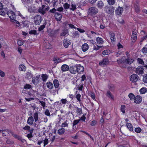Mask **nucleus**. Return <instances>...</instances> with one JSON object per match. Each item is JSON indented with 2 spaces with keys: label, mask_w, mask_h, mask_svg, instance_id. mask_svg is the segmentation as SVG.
<instances>
[{
  "label": "nucleus",
  "mask_w": 147,
  "mask_h": 147,
  "mask_svg": "<svg viewBox=\"0 0 147 147\" xmlns=\"http://www.w3.org/2000/svg\"><path fill=\"white\" fill-rule=\"evenodd\" d=\"M134 57H127L125 59H119L117 60V61L118 63L119 64H123V63H126L130 65L133 63L134 61Z\"/></svg>",
  "instance_id": "1"
},
{
  "label": "nucleus",
  "mask_w": 147,
  "mask_h": 147,
  "mask_svg": "<svg viewBox=\"0 0 147 147\" xmlns=\"http://www.w3.org/2000/svg\"><path fill=\"white\" fill-rule=\"evenodd\" d=\"M114 10V8L113 6L107 5L105 7V11L106 12L111 15L113 13Z\"/></svg>",
  "instance_id": "2"
},
{
  "label": "nucleus",
  "mask_w": 147,
  "mask_h": 147,
  "mask_svg": "<svg viewBox=\"0 0 147 147\" xmlns=\"http://www.w3.org/2000/svg\"><path fill=\"white\" fill-rule=\"evenodd\" d=\"M34 22L36 25H39L42 20V17L39 15L36 16L34 17Z\"/></svg>",
  "instance_id": "3"
},
{
  "label": "nucleus",
  "mask_w": 147,
  "mask_h": 147,
  "mask_svg": "<svg viewBox=\"0 0 147 147\" xmlns=\"http://www.w3.org/2000/svg\"><path fill=\"white\" fill-rule=\"evenodd\" d=\"M98 11L97 8L95 7H91L88 10V13L89 14L93 15L96 14Z\"/></svg>",
  "instance_id": "4"
},
{
  "label": "nucleus",
  "mask_w": 147,
  "mask_h": 147,
  "mask_svg": "<svg viewBox=\"0 0 147 147\" xmlns=\"http://www.w3.org/2000/svg\"><path fill=\"white\" fill-rule=\"evenodd\" d=\"M28 11L30 13H37L38 9L37 8L34 6L33 5H31L28 7Z\"/></svg>",
  "instance_id": "5"
},
{
  "label": "nucleus",
  "mask_w": 147,
  "mask_h": 147,
  "mask_svg": "<svg viewBox=\"0 0 147 147\" xmlns=\"http://www.w3.org/2000/svg\"><path fill=\"white\" fill-rule=\"evenodd\" d=\"M9 17L11 20H14L16 18V16L14 12L12 11H9L7 12Z\"/></svg>",
  "instance_id": "6"
},
{
  "label": "nucleus",
  "mask_w": 147,
  "mask_h": 147,
  "mask_svg": "<svg viewBox=\"0 0 147 147\" xmlns=\"http://www.w3.org/2000/svg\"><path fill=\"white\" fill-rule=\"evenodd\" d=\"M130 80L133 82H137L138 80V76L136 74H133L130 77Z\"/></svg>",
  "instance_id": "7"
},
{
  "label": "nucleus",
  "mask_w": 147,
  "mask_h": 147,
  "mask_svg": "<svg viewBox=\"0 0 147 147\" xmlns=\"http://www.w3.org/2000/svg\"><path fill=\"white\" fill-rule=\"evenodd\" d=\"M144 69L143 66L138 67L136 69V72L138 75L142 74L144 73Z\"/></svg>",
  "instance_id": "8"
},
{
  "label": "nucleus",
  "mask_w": 147,
  "mask_h": 147,
  "mask_svg": "<svg viewBox=\"0 0 147 147\" xmlns=\"http://www.w3.org/2000/svg\"><path fill=\"white\" fill-rule=\"evenodd\" d=\"M109 63V61L107 58H104L99 62V65L101 66H104L107 65Z\"/></svg>",
  "instance_id": "9"
},
{
  "label": "nucleus",
  "mask_w": 147,
  "mask_h": 147,
  "mask_svg": "<svg viewBox=\"0 0 147 147\" xmlns=\"http://www.w3.org/2000/svg\"><path fill=\"white\" fill-rule=\"evenodd\" d=\"M43 43L46 48L47 49H51L52 48V46L46 39H44L43 41Z\"/></svg>",
  "instance_id": "10"
},
{
  "label": "nucleus",
  "mask_w": 147,
  "mask_h": 147,
  "mask_svg": "<svg viewBox=\"0 0 147 147\" xmlns=\"http://www.w3.org/2000/svg\"><path fill=\"white\" fill-rule=\"evenodd\" d=\"M96 5L98 9H102L104 7V4L102 1L100 0L97 2Z\"/></svg>",
  "instance_id": "11"
},
{
  "label": "nucleus",
  "mask_w": 147,
  "mask_h": 147,
  "mask_svg": "<svg viewBox=\"0 0 147 147\" xmlns=\"http://www.w3.org/2000/svg\"><path fill=\"white\" fill-rule=\"evenodd\" d=\"M69 71L71 74H75L76 72H77V65L71 66Z\"/></svg>",
  "instance_id": "12"
},
{
  "label": "nucleus",
  "mask_w": 147,
  "mask_h": 147,
  "mask_svg": "<svg viewBox=\"0 0 147 147\" xmlns=\"http://www.w3.org/2000/svg\"><path fill=\"white\" fill-rule=\"evenodd\" d=\"M71 43L69 40L68 39L66 38L63 41V44L64 47L66 48H67Z\"/></svg>",
  "instance_id": "13"
},
{
  "label": "nucleus",
  "mask_w": 147,
  "mask_h": 147,
  "mask_svg": "<svg viewBox=\"0 0 147 147\" xmlns=\"http://www.w3.org/2000/svg\"><path fill=\"white\" fill-rule=\"evenodd\" d=\"M142 99L141 97L137 96L134 98V102L136 104H139L141 102Z\"/></svg>",
  "instance_id": "14"
},
{
  "label": "nucleus",
  "mask_w": 147,
  "mask_h": 147,
  "mask_svg": "<svg viewBox=\"0 0 147 147\" xmlns=\"http://www.w3.org/2000/svg\"><path fill=\"white\" fill-rule=\"evenodd\" d=\"M77 72L78 74H80L84 71V68L83 66H81L80 64L77 65Z\"/></svg>",
  "instance_id": "15"
},
{
  "label": "nucleus",
  "mask_w": 147,
  "mask_h": 147,
  "mask_svg": "<svg viewBox=\"0 0 147 147\" xmlns=\"http://www.w3.org/2000/svg\"><path fill=\"white\" fill-rule=\"evenodd\" d=\"M123 11V8L119 6L115 10V13L116 14L120 16L122 14Z\"/></svg>",
  "instance_id": "16"
},
{
  "label": "nucleus",
  "mask_w": 147,
  "mask_h": 147,
  "mask_svg": "<svg viewBox=\"0 0 147 147\" xmlns=\"http://www.w3.org/2000/svg\"><path fill=\"white\" fill-rule=\"evenodd\" d=\"M105 94L107 97L111 100H114V96L109 90H107Z\"/></svg>",
  "instance_id": "17"
},
{
  "label": "nucleus",
  "mask_w": 147,
  "mask_h": 147,
  "mask_svg": "<svg viewBox=\"0 0 147 147\" xmlns=\"http://www.w3.org/2000/svg\"><path fill=\"white\" fill-rule=\"evenodd\" d=\"M62 15L59 13H56L55 14V19L58 21H60L62 18Z\"/></svg>",
  "instance_id": "18"
},
{
  "label": "nucleus",
  "mask_w": 147,
  "mask_h": 147,
  "mask_svg": "<svg viewBox=\"0 0 147 147\" xmlns=\"http://www.w3.org/2000/svg\"><path fill=\"white\" fill-rule=\"evenodd\" d=\"M89 48V46L86 43H85L83 44L82 46V51L85 52L87 51Z\"/></svg>",
  "instance_id": "19"
},
{
  "label": "nucleus",
  "mask_w": 147,
  "mask_h": 147,
  "mask_svg": "<svg viewBox=\"0 0 147 147\" xmlns=\"http://www.w3.org/2000/svg\"><path fill=\"white\" fill-rule=\"evenodd\" d=\"M61 70L63 71H66L69 70V68L68 65L66 64L63 65L61 67Z\"/></svg>",
  "instance_id": "20"
},
{
  "label": "nucleus",
  "mask_w": 147,
  "mask_h": 147,
  "mask_svg": "<svg viewBox=\"0 0 147 147\" xmlns=\"http://www.w3.org/2000/svg\"><path fill=\"white\" fill-rule=\"evenodd\" d=\"M40 76L38 75L36 77L32 78V82L35 84L39 82V78Z\"/></svg>",
  "instance_id": "21"
},
{
  "label": "nucleus",
  "mask_w": 147,
  "mask_h": 147,
  "mask_svg": "<svg viewBox=\"0 0 147 147\" xmlns=\"http://www.w3.org/2000/svg\"><path fill=\"white\" fill-rule=\"evenodd\" d=\"M110 38L111 42H114L115 40V34L113 32H109Z\"/></svg>",
  "instance_id": "22"
},
{
  "label": "nucleus",
  "mask_w": 147,
  "mask_h": 147,
  "mask_svg": "<svg viewBox=\"0 0 147 147\" xmlns=\"http://www.w3.org/2000/svg\"><path fill=\"white\" fill-rule=\"evenodd\" d=\"M137 31L136 30H134L132 32V35L131 36V38L135 40L137 39Z\"/></svg>",
  "instance_id": "23"
},
{
  "label": "nucleus",
  "mask_w": 147,
  "mask_h": 147,
  "mask_svg": "<svg viewBox=\"0 0 147 147\" xmlns=\"http://www.w3.org/2000/svg\"><path fill=\"white\" fill-rule=\"evenodd\" d=\"M34 121L33 117L32 116L30 117L27 120V123L29 125H32Z\"/></svg>",
  "instance_id": "24"
},
{
  "label": "nucleus",
  "mask_w": 147,
  "mask_h": 147,
  "mask_svg": "<svg viewBox=\"0 0 147 147\" xmlns=\"http://www.w3.org/2000/svg\"><path fill=\"white\" fill-rule=\"evenodd\" d=\"M59 30H52L48 32L49 35L51 36H53Z\"/></svg>",
  "instance_id": "25"
},
{
  "label": "nucleus",
  "mask_w": 147,
  "mask_h": 147,
  "mask_svg": "<svg viewBox=\"0 0 147 147\" xmlns=\"http://www.w3.org/2000/svg\"><path fill=\"white\" fill-rule=\"evenodd\" d=\"M96 41L98 44H103L104 41L103 39L99 37H98L96 38Z\"/></svg>",
  "instance_id": "26"
},
{
  "label": "nucleus",
  "mask_w": 147,
  "mask_h": 147,
  "mask_svg": "<svg viewBox=\"0 0 147 147\" xmlns=\"http://www.w3.org/2000/svg\"><path fill=\"white\" fill-rule=\"evenodd\" d=\"M3 130H4L3 132H2L1 133H2V134L3 136H5L7 135L8 134H9L10 133V132H11L8 129Z\"/></svg>",
  "instance_id": "27"
},
{
  "label": "nucleus",
  "mask_w": 147,
  "mask_h": 147,
  "mask_svg": "<svg viewBox=\"0 0 147 147\" xmlns=\"http://www.w3.org/2000/svg\"><path fill=\"white\" fill-rule=\"evenodd\" d=\"M48 88L50 89H52L53 88V84L50 82H48L46 84Z\"/></svg>",
  "instance_id": "28"
},
{
  "label": "nucleus",
  "mask_w": 147,
  "mask_h": 147,
  "mask_svg": "<svg viewBox=\"0 0 147 147\" xmlns=\"http://www.w3.org/2000/svg\"><path fill=\"white\" fill-rule=\"evenodd\" d=\"M140 92L141 94H144L147 92V88L145 87H143L140 89Z\"/></svg>",
  "instance_id": "29"
},
{
  "label": "nucleus",
  "mask_w": 147,
  "mask_h": 147,
  "mask_svg": "<svg viewBox=\"0 0 147 147\" xmlns=\"http://www.w3.org/2000/svg\"><path fill=\"white\" fill-rule=\"evenodd\" d=\"M68 32L67 29H64L62 30V32L60 34V36H64Z\"/></svg>",
  "instance_id": "30"
},
{
  "label": "nucleus",
  "mask_w": 147,
  "mask_h": 147,
  "mask_svg": "<svg viewBox=\"0 0 147 147\" xmlns=\"http://www.w3.org/2000/svg\"><path fill=\"white\" fill-rule=\"evenodd\" d=\"M19 69L21 71H25L26 70V67L23 64H20L19 67Z\"/></svg>",
  "instance_id": "31"
},
{
  "label": "nucleus",
  "mask_w": 147,
  "mask_h": 147,
  "mask_svg": "<svg viewBox=\"0 0 147 147\" xmlns=\"http://www.w3.org/2000/svg\"><path fill=\"white\" fill-rule=\"evenodd\" d=\"M65 130L64 128H62L58 130L57 133L59 135H62L65 132Z\"/></svg>",
  "instance_id": "32"
},
{
  "label": "nucleus",
  "mask_w": 147,
  "mask_h": 147,
  "mask_svg": "<svg viewBox=\"0 0 147 147\" xmlns=\"http://www.w3.org/2000/svg\"><path fill=\"white\" fill-rule=\"evenodd\" d=\"M126 125L127 127L129 129L130 131H133V127L131 124L130 123H127Z\"/></svg>",
  "instance_id": "33"
},
{
  "label": "nucleus",
  "mask_w": 147,
  "mask_h": 147,
  "mask_svg": "<svg viewBox=\"0 0 147 147\" xmlns=\"http://www.w3.org/2000/svg\"><path fill=\"white\" fill-rule=\"evenodd\" d=\"M38 12L39 13H42V15H44L45 13V12L44 9H43L41 7H40L38 9V10L37 12Z\"/></svg>",
  "instance_id": "34"
},
{
  "label": "nucleus",
  "mask_w": 147,
  "mask_h": 147,
  "mask_svg": "<svg viewBox=\"0 0 147 147\" xmlns=\"http://www.w3.org/2000/svg\"><path fill=\"white\" fill-rule=\"evenodd\" d=\"M53 61H54L55 62L56 64L61 62V59L57 57H54L53 59Z\"/></svg>",
  "instance_id": "35"
},
{
  "label": "nucleus",
  "mask_w": 147,
  "mask_h": 147,
  "mask_svg": "<svg viewBox=\"0 0 147 147\" xmlns=\"http://www.w3.org/2000/svg\"><path fill=\"white\" fill-rule=\"evenodd\" d=\"M54 86L55 88H57L59 86V82L56 79H55L53 82Z\"/></svg>",
  "instance_id": "36"
},
{
  "label": "nucleus",
  "mask_w": 147,
  "mask_h": 147,
  "mask_svg": "<svg viewBox=\"0 0 147 147\" xmlns=\"http://www.w3.org/2000/svg\"><path fill=\"white\" fill-rule=\"evenodd\" d=\"M134 7L136 12L137 13L139 12L140 9L139 5L137 4H135L134 5Z\"/></svg>",
  "instance_id": "37"
},
{
  "label": "nucleus",
  "mask_w": 147,
  "mask_h": 147,
  "mask_svg": "<svg viewBox=\"0 0 147 147\" xmlns=\"http://www.w3.org/2000/svg\"><path fill=\"white\" fill-rule=\"evenodd\" d=\"M32 74H31L30 71H28L26 73V78L29 79L32 78Z\"/></svg>",
  "instance_id": "38"
},
{
  "label": "nucleus",
  "mask_w": 147,
  "mask_h": 147,
  "mask_svg": "<svg viewBox=\"0 0 147 147\" xmlns=\"http://www.w3.org/2000/svg\"><path fill=\"white\" fill-rule=\"evenodd\" d=\"M31 0H21L22 3H23L24 5L26 7L27 4L29 3L30 2Z\"/></svg>",
  "instance_id": "39"
},
{
  "label": "nucleus",
  "mask_w": 147,
  "mask_h": 147,
  "mask_svg": "<svg viewBox=\"0 0 147 147\" xmlns=\"http://www.w3.org/2000/svg\"><path fill=\"white\" fill-rule=\"evenodd\" d=\"M10 134H11L12 136H13L15 138L18 139V140H19L20 139V138H21V137L20 136L15 134L13 133V132H10Z\"/></svg>",
  "instance_id": "40"
},
{
  "label": "nucleus",
  "mask_w": 147,
  "mask_h": 147,
  "mask_svg": "<svg viewBox=\"0 0 147 147\" xmlns=\"http://www.w3.org/2000/svg\"><path fill=\"white\" fill-rule=\"evenodd\" d=\"M107 2L110 6L114 5L115 2V0H107Z\"/></svg>",
  "instance_id": "41"
},
{
  "label": "nucleus",
  "mask_w": 147,
  "mask_h": 147,
  "mask_svg": "<svg viewBox=\"0 0 147 147\" xmlns=\"http://www.w3.org/2000/svg\"><path fill=\"white\" fill-rule=\"evenodd\" d=\"M42 80L44 81L45 82L46 81V80L47 79L48 76L46 74H42L41 76Z\"/></svg>",
  "instance_id": "42"
},
{
  "label": "nucleus",
  "mask_w": 147,
  "mask_h": 147,
  "mask_svg": "<svg viewBox=\"0 0 147 147\" xmlns=\"http://www.w3.org/2000/svg\"><path fill=\"white\" fill-rule=\"evenodd\" d=\"M108 88L111 91H113L115 89V86L113 84H110L108 86Z\"/></svg>",
  "instance_id": "43"
},
{
  "label": "nucleus",
  "mask_w": 147,
  "mask_h": 147,
  "mask_svg": "<svg viewBox=\"0 0 147 147\" xmlns=\"http://www.w3.org/2000/svg\"><path fill=\"white\" fill-rule=\"evenodd\" d=\"M34 117L35 120V122L37 121L38 120V115L37 112L35 113L33 115Z\"/></svg>",
  "instance_id": "44"
},
{
  "label": "nucleus",
  "mask_w": 147,
  "mask_h": 147,
  "mask_svg": "<svg viewBox=\"0 0 147 147\" xmlns=\"http://www.w3.org/2000/svg\"><path fill=\"white\" fill-rule=\"evenodd\" d=\"M110 53V51L109 50H105L102 52V54L105 55H108Z\"/></svg>",
  "instance_id": "45"
},
{
  "label": "nucleus",
  "mask_w": 147,
  "mask_h": 147,
  "mask_svg": "<svg viewBox=\"0 0 147 147\" xmlns=\"http://www.w3.org/2000/svg\"><path fill=\"white\" fill-rule=\"evenodd\" d=\"M76 111L77 113L79 114V115H81L82 114V110L81 108H79L78 107H76Z\"/></svg>",
  "instance_id": "46"
},
{
  "label": "nucleus",
  "mask_w": 147,
  "mask_h": 147,
  "mask_svg": "<svg viewBox=\"0 0 147 147\" xmlns=\"http://www.w3.org/2000/svg\"><path fill=\"white\" fill-rule=\"evenodd\" d=\"M143 81L145 83H147V74H145L143 76Z\"/></svg>",
  "instance_id": "47"
},
{
  "label": "nucleus",
  "mask_w": 147,
  "mask_h": 147,
  "mask_svg": "<svg viewBox=\"0 0 147 147\" xmlns=\"http://www.w3.org/2000/svg\"><path fill=\"white\" fill-rule=\"evenodd\" d=\"M138 62L140 64L143 65V64L144 65V62L143 60L140 58H138L137 59Z\"/></svg>",
  "instance_id": "48"
},
{
  "label": "nucleus",
  "mask_w": 147,
  "mask_h": 147,
  "mask_svg": "<svg viewBox=\"0 0 147 147\" xmlns=\"http://www.w3.org/2000/svg\"><path fill=\"white\" fill-rule=\"evenodd\" d=\"M80 120H74L73 123V128L74 129L75 126L79 123Z\"/></svg>",
  "instance_id": "49"
},
{
  "label": "nucleus",
  "mask_w": 147,
  "mask_h": 147,
  "mask_svg": "<svg viewBox=\"0 0 147 147\" xmlns=\"http://www.w3.org/2000/svg\"><path fill=\"white\" fill-rule=\"evenodd\" d=\"M29 34L35 35H37V34L36 31L35 30H32L30 31L29 32Z\"/></svg>",
  "instance_id": "50"
},
{
  "label": "nucleus",
  "mask_w": 147,
  "mask_h": 147,
  "mask_svg": "<svg viewBox=\"0 0 147 147\" xmlns=\"http://www.w3.org/2000/svg\"><path fill=\"white\" fill-rule=\"evenodd\" d=\"M121 111L123 113H125V106L124 105H122L121 107Z\"/></svg>",
  "instance_id": "51"
},
{
  "label": "nucleus",
  "mask_w": 147,
  "mask_h": 147,
  "mask_svg": "<svg viewBox=\"0 0 147 147\" xmlns=\"http://www.w3.org/2000/svg\"><path fill=\"white\" fill-rule=\"evenodd\" d=\"M79 35V32L78 31H76L74 33L73 36L74 37H78Z\"/></svg>",
  "instance_id": "52"
},
{
  "label": "nucleus",
  "mask_w": 147,
  "mask_h": 147,
  "mask_svg": "<svg viewBox=\"0 0 147 147\" xmlns=\"http://www.w3.org/2000/svg\"><path fill=\"white\" fill-rule=\"evenodd\" d=\"M5 12L4 9L3 8L0 9V15L2 16H4L5 15Z\"/></svg>",
  "instance_id": "53"
},
{
  "label": "nucleus",
  "mask_w": 147,
  "mask_h": 147,
  "mask_svg": "<svg viewBox=\"0 0 147 147\" xmlns=\"http://www.w3.org/2000/svg\"><path fill=\"white\" fill-rule=\"evenodd\" d=\"M142 52L144 54H146L147 53V48L146 47H144L142 49Z\"/></svg>",
  "instance_id": "54"
},
{
  "label": "nucleus",
  "mask_w": 147,
  "mask_h": 147,
  "mask_svg": "<svg viewBox=\"0 0 147 147\" xmlns=\"http://www.w3.org/2000/svg\"><path fill=\"white\" fill-rule=\"evenodd\" d=\"M128 96L130 99H132L133 98L134 99V98L135 97L134 95L132 93L129 94Z\"/></svg>",
  "instance_id": "55"
},
{
  "label": "nucleus",
  "mask_w": 147,
  "mask_h": 147,
  "mask_svg": "<svg viewBox=\"0 0 147 147\" xmlns=\"http://www.w3.org/2000/svg\"><path fill=\"white\" fill-rule=\"evenodd\" d=\"M39 103L41 104L43 108L45 107L46 104L45 102L41 101H39Z\"/></svg>",
  "instance_id": "56"
},
{
  "label": "nucleus",
  "mask_w": 147,
  "mask_h": 147,
  "mask_svg": "<svg viewBox=\"0 0 147 147\" xmlns=\"http://www.w3.org/2000/svg\"><path fill=\"white\" fill-rule=\"evenodd\" d=\"M142 129L140 127L136 128L135 129V131L137 133H140Z\"/></svg>",
  "instance_id": "57"
},
{
  "label": "nucleus",
  "mask_w": 147,
  "mask_h": 147,
  "mask_svg": "<svg viewBox=\"0 0 147 147\" xmlns=\"http://www.w3.org/2000/svg\"><path fill=\"white\" fill-rule=\"evenodd\" d=\"M70 5L67 3H65L63 5V7L65 9L69 8Z\"/></svg>",
  "instance_id": "58"
},
{
  "label": "nucleus",
  "mask_w": 147,
  "mask_h": 147,
  "mask_svg": "<svg viewBox=\"0 0 147 147\" xmlns=\"http://www.w3.org/2000/svg\"><path fill=\"white\" fill-rule=\"evenodd\" d=\"M31 87V86L29 84H26L24 86V88L25 89H29Z\"/></svg>",
  "instance_id": "59"
},
{
  "label": "nucleus",
  "mask_w": 147,
  "mask_h": 147,
  "mask_svg": "<svg viewBox=\"0 0 147 147\" xmlns=\"http://www.w3.org/2000/svg\"><path fill=\"white\" fill-rule=\"evenodd\" d=\"M68 124L67 122H65L61 124V126L62 127H68Z\"/></svg>",
  "instance_id": "60"
},
{
  "label": "nucleus",
  "mask_w": 147,
  "mask_h": 147,
  "mask_svg": "<svg viewBox=\"0 0 147 147\" xmlns=\"http://www.w3.org/2000/svg\"><path fill=\"white\" fill-rule=\"evenodd\" d=\"M45 115L47 116H49L50 115L49 111L48 109H47L45 110Z\"/></svg>",
  "instance_id": "61"
},
{
  "label": "nucleus",
  "mask_w": 147,
  "mask_h": 147,
  "mask_svg": "<svg viewBox=\"0 0 147 147\" xmlns=\"http://www.w3.org/2000/svg\"><path fill=\"white\" fill-rule=\"evenodd\" d=\"M23 42L20 40H19L18 41V45L19 46H21L23 45Z\"/></svg>",
  "instance_id": "62"
},
{
  "label": "nucleus",
  "mask_w": 147,
  "mask_h": 147,
  "mask_svg": "<svg viewBox=\"0 0 147 147\" xmlns=\"http://www.w3.org/2000/svg\"><path fill=\"white\" fill-rule=\"evenodd\" d=\"M71 8H70V10L72 11H74L76 9V5H75L72 4L71 5Z\"/></svg>",
  "instance_id": "63"
},
{
  "label": "nucleus",
  "mask_w": 147,
  "mask_h": 147,
  "mask_svg": "<svg viewBox=\"0 0 147 147\" xmlns=\"http://www.w3.org/2000/svg\"><path fill=\"white\" fill-rule=\"evenodd\" d=\"M81 95L80 94H78L76 95V98L77 99V100L79 102L81 101L80 97Z\"/></svg>",
  "instance_id": "64"
}]
</instances>
